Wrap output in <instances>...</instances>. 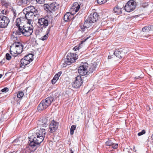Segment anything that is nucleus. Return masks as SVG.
I'll use <instances>...</instances> for the list:
<instances>
[{"instance_id":"nucleus-1","label":"nucleus","mask_w":153,"mask_h":153,"mask_svg":"<svg viewBox=\"0 0 153 153\" xmlns=\"http://www.w3.org/2000/svg\"><path fill=\"white\" fill-rule=\"evenodd\" d=\"M38 127H40V130H37L36 133L31 137V138L29 140L30 142L29 146L33 148L35 147H37L43 141L45 137L46 132L43 127H46L48 125V122L47 119L43 118L38 121L37 122ZM36 147L34 149L36 150Z\"/></svg>"},{"instance_id":"nucleus-2","label":"nucleus","mask_w":153,"mask_h":153,"mask_svg":"<svg viewBox=\"0 0 153 153\" xmlns=\"http://www.w3.org/2000/svg\"><path fill=\"white\" fill-rule=\"evenodd\" d=\"M24 25V23L22 22L17 26L18 29L15 32H13V33L18 35L22 34L26 36H30L33 32V29L32 26L31 27L30 25Z\"/></svg>"},{"instance_id":"nucleus-3","label":"nucleus","mask_w":153,"mask_h":153,"mask_svg":"<svg viewBox=\"0 0 153 153\" xmlns=\"http://www.w3.org/2000/svg\"><path fill=\"white\" fill-rule=\"evenodd\" d=\"M23 47V45L21 42H15L10 46V54L13 56H17L22 52Z\"/></svg>"},{"instance_id":"nucleus-4","label":"nucleus","mask_w":153,"mask_h":153,"mask_svg":"<svg viewBox=\"0 0 153 153\" xmlns=\"http://www.w3.org/2000/svg\"><path fill=\"white\" fill-rule=\"evenodd\" d=\"M53 101L54 98L52 97H48L42 100L37 107L38 111H41L45 110L51 105Z\"/></svg>"},{"instance_id":"nucleus-5","label":"nucleus","mask_w":153,"mask_h":153,"mask_svg":"<svg viewBox=\"0 0 153 153\" xmlns=\"http://www.w3.org/2000/svg\"><path fill=\"white\" fill-rule=\"evenodd\" d=\"M77 54L73 53H69L67 56L66 59L65 61L64 65H70L75 62L77 58Z\"/></svg>"},{"instance_id":"nucleus-6","label":"nucleus","mask_w":153,"mask_h":153,"mask_svg":"<svg viewBox=\"0 0 153 153\" xmlns=\"http://www.w3.org/2000/svg\"><path fill=\"white\" fill-rule=\"evenodd\" d=\"M136 7V4L133 0L128 1L126 4L124 8V10L128 12H130L134 10Z\"/></svg>"},{"instance_id":"nucleus-7","label":"nucleus","mask_w":153,"mask_h":153,"mask_svg":"<svg viewBox=\"0 0 153 153\" xmlns=\"http://www.w3.org/2000/svg\"><path fill=\"white\" fill-rule=\"evenodd\" d=\"M128 51V49L127 48H124L122 50L120 49L119 50H116L114 52V54L117 57L120 59L123 57Z\"/></svg>"},{"instance_id":"nucleus-8","label":"nucleus","mask_w":153,"mask_h":153,"mask_svg":"<svg viewBox=\"0 0 153 153\" xmlns=\"http://www.w3.org/2000/svg\"><path fill=\"white\" fill-rule=\"evenodd\" d=\"M10 22L8 17L4 16H1L0 17V28L6 27Z\"/></svg>"},{"instance_id":"nucleus-9","label":"nucleus","mask_w":153,"mask_h":153,"mask_svg":"<svg viewBox=\"0 0 153 153\" xmlns=\"http://www.w3.org/2000/svg\"><path fill=\"white\" fill-rule=\"evenodd\" d=\"M82 83V81L81 77L79 76H78L76 77V79L72 84V85L74 88H79Z\"/></svg>"},{"instance_id":"nucleus-10","label":"nucleus","mask_w":153,"mask_h":153,"mask_svg":"<svg viewBox=\"0 0 153 153\" xmlns=\"http://www.w3.org/2000/svg\"><path fill=\"white\" fill-rule=\"evenodd\" d=\"M58 127V123L54 121L51 122L50 125L49 132L51 133L54 132L57 130Z\"/></svg>"},{"instance_id":"nucleus-11","label":"nucleus","mask_w":153,"mask_h":153,"mask_svg":"<svg viewBox=\"0 0 153 153\" xmlns=\"http://www.w3.org/2000/svg\"><path fill=\"white\" fill-rule=\"evenodd\" d=\"M49 22L45 18H42L38 19V23L41 26L42 28H45L48 25Z\"/></svg>"},{"instance_id":"nucleus-12","label":"nucleus","mask_w":153,"mask_h":153,"mask_svg":"<svg viewBox=\"0 0 153 153\" xmlns=\"http://www.w3.org/2000/svg\"><path fill=\"white\" fill-rule=\"evenodd\" d=\"M98 15L97 13L92 12L89 16V19L91 22V23L96 22L98 19Z\"/></svg>"},{"instance_id":"nucleus-13","label":"nucleus","mask_w":153,"mask_h":153,"mask_svg":"<svg viewBox=\"0 0 153 153\" xmlns=\"http://www.w3.org/2000/svg\"><path fill=\"white\" fill-rule=\"evenodd\" d=\"M80 8V5L78 3H74L73 4V6L71 8V12L73 14L74 13L75 14L78 11Z\"/></svg>"},{"instance_id":"nucleus-14","label":"nucleus","mask_w":153,"mask_h":153,"mask_svg":"<svg viewBox=\"0 0 153 153\" xmlns=\"http://www.w3.org/2000/svg\"><path fill=\"white\" fill-rule=\"evenodd\" d=\"M23 96V92L22 91H19L18 92L17 95V97L16 98V97H13V99L18 103L20 102L19 101L22 99V97Z\"/></svg>"},{"instance_id":"nucleus-15","label":"nucleus","mask_w":153,"mask_h":153,"mask_svg":"<svg viewBox=\"0 0 153 153\" xmlns=\"http://www.w3.org/2000/svg\"><path fill=\"white\" fill-rule=\"evenodd\" d=\"M31 0H17L16 2L18 4L21 6L29 4Z\"/></svg>"},{"instance_id":"nucleus-16","label":"nucleus","mask_w":153,"mask_h":153,"mask_svg":"<svg viewBox=\"0 0 153 153\" xmlns=\"http://www.w3.org/2000/svg\"><path fill=\"white\" fill-rule=\"evenodd\" d=\"M80 68L78 70L79 73L80 75L85 76L88 73L87 69L85 68Z\"/></svg>"},{"instance_id":"nucleus-17","label":"nucleus","mask_w":153,"mask_h":153,"mask_svg":"<svg viewBox=\"0 0 153 153\" xmlns=\"http://www.w3.org/2000/svg\"><path fill=\"white\" fill-rule=\"evenodd\" d=\"M123 7L120 8L118 5L116 7H115L113 10L114 13L117 14H121L122 13V10H124Z\"/></svg>"},{"instance_id":"nucleus-18","label":"nucleus","mask_w":153,"mask_h":153,"mask_svg":"<svg viewBox=\"0 0 153 153\" xmlns=\"http://www.w3.org/2000/svg\"><path fill=\"white\" fill-rule=\"evenodd\" d=\"M20 62V67H22V66H23L25 67V66L27 65L30 62L29 61H28L27 59L24 58V59H22L21 60Z\"/></svg>"},{"instance_id":"nucleus-19","label":"nucleus","mask_w":153,"mask_h":153,"mask_svg":"<svg viewBox=\"0 0 153 153\" xmlns=\"http://www.w3.org/2000/svg\"><path fill=\"white\" fill-rule=\"evenodd\" d=\"M72 15L69 12L66 13L64 16V20L65 22H67L71 20V17Z\"/></svg>"},{"instance_id":"nucleus-20","label":"nucleus","mask_w":153,"mask_h":153,"mask_svg":"<svg viewBox=\"0 0 153 153\" xmlns=\"http://www.w3.org/2000/svg\"><path fill=\"white\" fill-rule=\"evenodd\" d=\"M31 9H32L31 11L33 13L32 14L34 16L36 17L39 15L38 10L36 7H35L33 6H31Z\"/></svg>"},{"instance_id":"nucleus-21","label":"nucleus","mask_w":153,"mask_h":153,"mask_svg":"<svg viewBox=\"0 0 153 153\" xmlns=\"http://www.w3.org/2000/svg\"><path fill=\"white\" fill-rule=\"evenodd\" d=\"M92 23L89 19H87L84 22L83 25L84 27H86V28L87 29L91 26Z\"/></svg>"},{"instance_id":"nucleus-22","label":"nucleus","mask_w":153,"mask_h":153,"mask_svg":"<svg viewBox=\"0 0 153 153\" xmlns=\"http://www.w3.org/2000/svg\"><path fill=\"white\" fill-rule=\"evenodd\" d=\"M25 14V17L28 20H30L31 18H33L34 16L32 13H27V12L23 13Z\"/></svg>"},{"instance_id":"nucleus-23","label":"nucleus","mask_w":153,"mask_h":153,"mask_svg":"<svg viewBox=\"0 0 153 153\" xmlns=\"http://www.w3.org/2000/svg\"><path fill=\"white\" fill-rule=\"evenodd\" d=\"M33 55L32 53H29L27 55L24 57V58L27 59L28 61H29L30 62L32 61L33 59Z\"/></svg>"},{"instance_id":"nucleus-24","label":"nucleus","mask_w":153,"mask_h":153,"mask_svg":"<svg viewBox=\"0 0 153 153\" xmlns=\"http://www.w3.org/2000/svg\"><path fill=\"white\" fill-rule=\"evenodd\" d=\"M31 6H29L25 7L23 10V13L27 12V13H33L31 11L32 9H31Z\"/></svg>"},{"instance_id":"nucleus-25","label":"nucleus","mask_w":153,"mask_h":153,"mask_svg":"<svg viewBox=\"0 0 153 153\" xmlns=\"http://www.w3.org/2000/svg\"><path fill=\"white\" fill-rule=\"evenodd\" d=\"M56 7V6L54 4H50L49 8H48V9L50 12L53 11L55 10Z\"/></svg>"},{"instance_id":"nucleus-26","label":"nucleus","mask_w":153,"mask_h":153,"mask_svg":"<svg viewBox=\"0 0 153 153\" xmlns=\"http://www.w3.org/2000/svg\"><path fill=\"white\" fill-rule=\"evenodd\" d=\"M62 74V71H60L59 72L55 75L53 79H54L55 80H57Z\"/></svg>"},{"instance_id":"nucleus-27","label":"nucleus","mask_w":153,"mask_h":153,"mask_svg":"<svg viewBox=\"0 0 153 153\" xmlns=\"http://www.w3.org/2000/svg\"><path fill=\"white\" fill-rule=\"evenodd\" d=\"M23 19V18L22 17H21V18H17L16 21V26L17 27L18 26L19 24H20L21 23H22V20Z\"/></svg>"},{"instance_id":"nucleus-28","label":"nucleus","mask_w":153,"mask_h":153,"mask_svg":"<svg viewBox=\"0 0 153 153\" xmlns=\"http://www.w3.org/2000/svg\"><path fill=\"white\" fill-rule=\"evenodd\" d=\"M76 126H75L73 125L71 126L70 129V134L72 135L74 133V131L75 130Z\"/></svg>"},{"instance_id":"nucleus-29","label":"nucleus","mask_w":153,"mask_h":153,"mask_svg":"<svg viewBox=\"0 0 153 153\" xmlns=\"http://www.w3.org/2000/svg\"><path fill=\"white\" fill-rule=\"evenodd\" d=\"M88 64L87 62H82L79 67H88Z\"/></svg>"},{"instance_id":"nucleus-30","label":"nucleus","mask_w":153,"mask_h":153,"mask_svg":"<svg viewBox=\"0 0 153 153\" xmlns=\"http://www.w3.org/2000/svg\"><path fill=\"white\" fill-rule=\"evenodd\" d=\"M142 31L143 32H148L149 31V28L148 26H146L144 27L142 29Z\"/></svg>"},{"instance_id":"nucleus-31","label":"nucleus","mask_w":153,"mask_h":153,"mask_svg":"<svg viewBox=\"0 0 153 153\" xmlns=\"http://www.w3.org/2000/svg\"><path fill=\"white\" fill-rule=\"evenodd\" d=\"M89 69H88V73H92L94 71L95 68H88Z\"/></svg>"},{"instance_id":"nucleus-32","label":"nucleus","mask_w":153,"mask_h":153,"mask_svg":"<svg viewBox=\"0 0 153 153\" xmlns=\"http://www.w3.org/2000/svg\"><path fill=\"white\" fill-rule=\"evenodd\" d=\"M106 146H111L113 145V143L111 140H108L105 143Z\"/></svg>"},{"instance_id":"nucleus-33","label":"nucleus","mask_w":153,"mask_h":153,"mask_svg":"<svg viewBox=\"0 0 153 153\" xmlns=\"http://www.w3.org/2000/svg\"><path fill=\"white\" fill-rule=\"evenodd\" d=\"M5 57L6 59L8 60H10L11 58V56L8 53H7L6 54Z\"/></svg>"},{"instance_id":"nucleus-34","label":"nucleus","mask_w":153,"mask_h":153,"mask_svg":"<svg viewBox=\"0 0 153 153\" xmlns=\"http://www.w3.org/2000/svg\"><path fill=\"white\" fill-rule=\"evenodd\" d=\"M97 2L98 4H101L105 3L106 1L104 0H97Z\"/></svg>"},{"instance_id":"nucleus-35","label":"nucleus","mask_w":153,"mask_h":153,"mask_svg":"<svg viewBox=\"0 0 153 153\" xmlns=\"http://www.w3.org/2000/svg\"><path fill=\"white\" fill-rule=\"evenodd\" d=\"M48 34H47L46 33V34L44 36H42L41 38V39L42 40L44 41V40L47 39V38H48Z\"/></svg>"},{"instance_id":"nucleus-36","label":"nucleus","mask_w":153,"mask_h":153,"mask_svg":"<svg viewBox=\"0 0 153 153\" xmlns=\"http://www.w3.org/2000/svg\"><path fill=\"white\" fill-rule=\"evenodd\" d=\"M100 63L98 62H94L93 63V67H97L98 66H99V65Z\"/></svg>"},{"instance_id":"nucleus-37","label":"nucleus","mask_w":153,"mask_h":153,"mask_svg":"<svg viewBox=\"0 0 153 153\" xmlns=\"http://www.w3.org/2000/svg\"><path fill=\"white\" fill-rule=\"evenodd\" d=\"M15 35H16L15 33H13V34L12 35L11 37V38L12 39L14 40H16L17 39V37L15 36Z\"/></svg>"},{"instance_id":"nucleus-38","label":"nucleus","mask_w":153,"mask_h":153,"mask_svg":"<svg viewBox=\"0 0 153 153\" xmlns=\"http://www.w3.org/2000/svg\"><path fill=\"white\" fill-rule=\"evenodd\" d=\"M146 133V131L144 130H142L141 132H139L138 133V135L139 136L142 135Z\"/></svg>"},{"instance_id":"nucleus-39","label":"nucleus","mask_w":153,"mask_h":153,"mask_svg":"<svg viewBox=\"0 0 153 153\" xmlns=\"http://www.w3.org/2000/svg\"><path fill=\"white\" fill-rule=\"evenodd\" d=\"M39 4H42L44 3L45 0H35Z\"/></svg>"},{"instance_id":"nucleus-40","label":"nucleus","mask_w":153,"mask_h":153,"mask_svg":"<svg viewBox=\"0 0 153 153\" xmlns=\"http://www.w3.org/2000/svg\"><path fill=\"white\" fill-rule=\"evenodd\" d=\"M111 146H112V148L114 149H116L118 148V144H115L113 143V145H112Z\"/></svg>"},{"instance_id":"nucleus-41","label":"nucleus","mask_w":153,"mask_h":153,"mask_svg":"<svg viewBox=\"0 0 153 153\" xmlns=\"http://www.w3.org/2000/svg\"><path fill=\"white\" fill-rule=\"evenodd\" d=\"M91 37V36H89L88 37H87L85 39H83L81 42V43L80 44V45L82 44L85 42L88 39L90 38Z\"/></svg>"},{"instance_id":"nucleus-42","label":"nucleus","mask_w":153,"mask_h":153,"mask_svg":"<svg viewBox=\"0 0 153 153\" xmlns=\"http://www.w3.org/2000/svg\"><path fill=\"white\" fill-rule=\"evenodd\" d=\"M9 90L8 88H7L5 87L2 89L1 90V91L3 92H7Z\"/></svg>"},{"instance_id":"nucleus-43","label":"nucleus","mask_w":153,"mask_h":153,"mask_svg":"<svg viewBox=\"0 0 153 153\" xmlns=\"http://www.w3.org/2000/svg\"><path fill=\"white\" fill-rule=\"evenodd\" d=\"M11 10L14 16L16 17V10L12 8Z\"/></svg>"},{"instance_id":"nucleus-44","label":"nucleus","mask_w":153,"mask_h":153,"mask_svg":"<svg viewBox=\"0 0 153 153\" xmlns=\"http://www.w3.org/2000/svg\"><path fill=\"white\" fill-rule=\"evenodd\" d=\"M86 27H84V25L83 26H82L81 27V30L82 32H84L85 31V29H86Z\"/></svg>"},{"instance_id":"nucleus-45","label":"nucleus","mask_w":153,"mask_h":153,"mask_svg":"<svg viewBox=\"0 0 153 153\" xmlns=\"http://www.w3.org/2000/svg\"><path fill=\"white\" fill-rule=\"evenodd\" d=\"M79 46H76L73 49L74 50L76 51L77 50H78L79 49Z\"/></svg>"},{"instance_id":"nucleus-46","label":"nucleus","mask_w":153,"mask_h":153,"mask_svg":"<svg viewBox=\"0 0 153 153\" xmlns=\"http://www.w3.org/2000/svg\"><path fill=\"white\" fill-rule=\"evenodd\" d=\"M149 31L153 30V25L149 26Z\"/></svg>"},{"instance_id":"nucleus-47","label":"nucleus","mask_w":153,"mask_h":153,"mask_svg":"<svg viewBox=\"0 0 153 153\" xmlns=\"http://www.w3.org/2000/svg\"><path fill=\"white\" fill-rule=\"evenodd\" d=\"M51 28V27H49L48 29V30L46 31V33H47L48 35V34L50 33V31Z\"/></svg>"},{"instance_id":"nucleus-48","label":"nucleus","mask_w":153,"mask_h":153,"mask_svg":"<svg viewBox=\"0 0 153 153\" xmlns=\"http://www.w3.org/2000/svg\"><path fill=\"white\" fill-rule=\"evenodd\" d=\"M57 81V80H55L54 79H53L51 81V82H52V84H54Z\"/></svg>"},{"instance_id":"nucleus-49","label":"nucleus","mask_w":153,"mask_h":153,"mask_svg":"<svg viewBox=\"0 0 153 153\" xmlns=\"http://www.w3.org/2000/svg\"><path fill=\"white\" fill-rule=\"evenodd\" d=\"M7 12L6 11H4V10H2L1 11V13L3 14H6V13Z\"/></svg>"},{"instance_id":"nucleus-50","label":"nucleus","mask_w":153,"mask_h":153,"mask_svg":"<svg viewBox=\"0 0 153 153\" xmlns=\"http://www.w3.org/2000/svg\"><path fill=\"white\" fill-rule=\"evenodd\" d=\"M46 74V73H42L41 74V76L42 77H43V76L44 75H45Z\"/></svg>"},{"instance_id":"nucleus-51","label":"nucleus","mask_w":153,"mask_h":153,"mask_svg":"<svg viewBox=\"0 0 153 153\" xmlns=\"http://www.w3.org/2000/svg\"><path fill=\"white\" fill-rule=\"evenodd\" d=\"M18 141V139H16V140H14L13 142V143H15V142H17V141Z\"/></svg>"},{"instance_id":"nucleus-52","label":"nucleus","mask_w":153,"mask_h":153,"mask_svg":"<svg viewBox=\"0 0 153 153\" xmlns=\"http://www.w3.org/2000/svg\"><path fill=\"white\" fill-rule=\"evenodd\" d=\"M111 58V56H108V59H110Z\"/></svg>"},{"instance_id":"nucleus-53","label":"nucleus","mask_w":153,"mask_h":153,"mask_svg":"<svg viewBox=\"0 0 153 153\" xmlns=\"http://www.w3.org/2000/svg\"><path fill=\"white\" fill-rule=\"evenodd\" d=\"M151 142L153 143V138H151Z\"/></svg>"},{"instance_id":"nucleus-54","label":"nucleus","mask_w":153,"mask_h":153,"mask_svg":"<svg viewBox=\"0 0 153 153\" xmlns=\"http://www.w3.org/2000/svg\"><path fill=\"white\" fill-rule=\"evenodd\" d=\"M140 76H138V77H136L135 78L136 79H139V78H140Z\"/></svg>"},{"instance_id":"nucleus-55","label":"nucleus","mask_w":153,"mask_h":153,"mask_svg":"<svg viewBox=\"0 0 153 153\" xmlns=\"http://www.w3.org/2000/svg\"><path fill=\"white\" fill-rule=\"evenodd\" d=\"M7 3H5L4 4V5H5V6H7Z\"/></svg>"},{"instance_id":"nucleus-56","label":"nucleus","mask_w":153,"mask_h":153,"mask_svg":"<svg viewBox=\"0 0 153 153\" xmlns=\"http://www.w3.org/2000/svg\"><path fill=\"white\" fill-rule=\"evenodd\" d=\"M2 76V75L1 74H0V78H1Z\"/></svg>"},{"instance_id":"nucleus-57","label":"nucleus","mask_w":153,"mask_h":153,"mask_svg":"<svg viewBox=\"0 0 153 153\" xmlns=\"http://www.w3.org/2000/svg\"><path fill=\"white\" fill-rule=\"evenodd\" d=\"M151 138H153V133L151 135Z\"/></svg>"},{"instance_id":"nucleus-58","label":"nucleus","mask_w":153,"mask_h":153,"mask_svg":"<svg viewBox=\"0 0 153 153\" xmlns=\"http://www.w3.org/2000/svg\"><path fill=\"white\" fill-rule=\"evenodd\" d=\"M70 151L71 152V153H74L73 152H72V149L70 150Z\"/></svg>"},{"instance_id":"nucleus-59","label":"nucleus","mask_w":153,"mask_h":153,"mask_svg":"<svg viewBox=\"0 0 153 153\" xmlns=\"http://www.w3.org/2000/svg\"><path fill=\"white\" fill-rule=\"evenodd\" d=\"M146 66H145L144 67H146Z\"/></svg>"},{"instance_id":"nucleus-60","label":"nucleus","mask_w":153,"mask_h":153,"mask_svg":"<svg viewBox=\"0 0 153 153\" xmlns=\"http://www.w3.org/2000/svg\"><path fill=\"white\" fill-rule=\"evenodd\" d=\"M44 78H47V77H45Z\"/></svg>"},{"instance_id":"nucleus-61","label":"nucleus","mask_w":153,"mask_h":153,"mask_svg":"<svg viewBox=\"0 0 153 153\" xmlns=\"http://www.w3.org/2000/svg\"><path fill=\"white\" fill-rule=\"evenodd\" d=\"M43 67H44L45 66V67L46 66L43 65Z\"/></svg>"},{"instance_id":"nucleus-62","label":"nucleus","mask_w":153,"mask_h":153,"mask_svg":"<svg viewBox=\"0 0 153 153\" xmlns=\"http://www.w3.org/2000/svg\"><path fill=\"white\" fill-rule=\"evenodd\" d=\"M66 66H64L63 67H65Z\"/></svg>"}]
</instances>
